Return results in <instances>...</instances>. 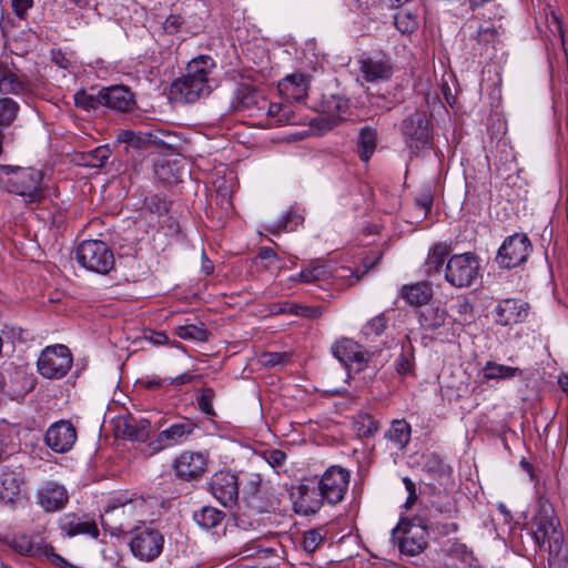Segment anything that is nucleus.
Returning <instances> with one entry per match:
<instances>
[{"mask_svg": "<svg viewBox=\"0 0 568 568\" xmlns=\"http://www.w3.org/2000/svg\"><path fill=\"white\" fill-rule=\"evenodd\" d=\"M215 62L210 55H200L187 63L186 73L171 85V93L186 103H194L211 92L210 74Z\"/></svg>", "mask_w": 568, "mask_h": 568, "instance_id": "nucleus-1", "label": "nucleus"}, {"mask_svg": "<svg viewBox=\"0 0 568 568\" xmlns=\"http://www.w3.org/2000/svg\"><path fill=\"white\" fill-rule=\"evenodd\" d=\"M0 171L7 176L4 183L10 193L20 195L29 204L40 203L43 200L41 171L12 165H0Z\"/></svg>", "mask_w": 568, "mask_h": 568, "instance_id": "nucleus-2", "label": "nucleus"}, {"mask_svg": "<svg viewBox=\"0 0 568 568\" xmlns=\"http://www.w3.org/2000/svg\"><path fill=\"white\" fill-rule=\"evenodd\" d=\"M429 520L419 515L410 519H400L392 530V540L398 545L399 551L406 556H417L427 546V528Z\"/></svg>", "mask_w": 568, "mask_h": 568, "instance_id": "nucleus-3", "label": "nucleus"}, {"mask_svg": "<svg viewBox=\"0 0 568 568\" xmlns=\"http://www.w3.org/2000/svg\"><path fill=\"white\" fill-rule=\"evenodd\" d=\"M532 538L537 547L557 556L564 544L560 521L552 509L541 508L532 518Z\"/></svg>", "mask_w": 568, "mask_h": 568, "instance_id": "nucleus-4", "label": "nucleus"}, {"mask_svg": "<svg viewBox=\"0 0 568 568\" xmlns=\"http://www.w3.org/2000/svg\"><path fill=\"white\" fill-rule=\"evenodd\" d=\"M74 258L85 270L99 274H108L115 263L112 250L100 240L83 241L75 248Z\"/></svg>", "mask_w": 568, "mask_h": 568, "instance_id": "nucleus-5", "label": "nucleus"}, {"mask_svg": "<svg viewBox=\"0 0 568 568\" xmlns=\"http://www.w3.org/2000/svg\"><path fill=\"white\" fill-rule=\"evenodd\" d=\"M480 263L473 252L452 255L445 267V280L456 288L469 287L478 278Z\"/></svg>", "mask_w": 568, "mask_h": 568, "instance_id": "nucleus-6", "label": "nucleus"}, {"mask_svg": "<svg viewBox=\"0 0 568 568\" xmlns=\"http://www.w3.org/2000/svg\"><path fill=\"white\" fill-rule=\"evenodd\" d=\"M131 534L129 546L136 559L152 562L160 557L164 548V536L159 529L142 526L134 528Z\"/></svg>", "mask_w": 568, "mask_h": 568, "instance_id": "nucleus-7", "label": "nucleus"}, {"mask_svg": "<svg viewBox=\"0 0 568 568\" xmlns=\"http://www.w3.org/2000/svg\"><path fill=\"white\" fill-rule=\"evenodd\" d=\"M73 358L70 349L61 344L45 347L38 358V372L49 379L64 377L72 367Z\"/></svg>", "mask_w": 568, "mask_h": 568, "instance_id": "nucleus-8", "label": "nucleus"}, {"mask_svg": "<svg viewBox=\"0 0 568 568\" xmlns=\"http://www.w3.org/2000/svg\"><path fill=\"white\" fill-rule=\"evenodd\" d=\"M532 252V244L525 233L507 236L497 251L495 262L501 268H514L526 263Z\"/></svg>", "mask_w": 568, "mask_h": 568, "instance_id": "nucleus-9", "label": "nucleus"}, {"mask_svg": "<svg viewBox=\"0 0 568 568\" xmlns=\"http://www.w3.org/2000/svg\"><path fill=\"white\" fill-rule=\"evenodd\" d=\"M399 130L410 154H416L432 140L428 119L422 111H415L407 115L402 121Z\"/></svg>", "mask_w": 568, "mask_h": 568, "instance_id": "nucleus-10", "label": "nucleus"}, {"mask_svg": "<svg viewBox=\"0 0 568 568\" xmlns=\"http://www.w3.org/2000/svg\"><path fill=\"white\" fill-rule=\"evenodd\" d=\"M332 355L348 371L362 372L366 368L371 354L359 343L342 337L331 347Z\"/></svg>", "mask_w": 568, "mask_h": 568, "instance_id": "nucleus-11", "label": "nucleus"}, {"mask_svg": "<svg viewBox=\"0 0 568 568\" xmlns=\"http://www.w3.org/2000/svg\"><path fill=\"white\" fill-rule=\"evenodd\" d=\"M351 475L341 466H331L317 483L320 494L329 505L341 503L348 488Z\"/></svg>", "mask_w": 568, "mask_h": 568, "instance_id": "nucleus-12", "label": "nucleus"}, {"mask_svg": "<svg viewBox=\"0 0 568 568\" xmlns=\"http://www.w3.org/2000/svg\"><path fill=\"white\" fill-rule=\"evenodd\" d=\"M530 313L529 303L515 297L500 300L494 308L495 323L500 326H513L527 321Z\"/></svg>", "mask_w": 568, "mask_h": 568, "instance_id": "nucleus-13", "label": "nucleus"}, {"mask_svg": "<svg viewBox=\"0 0 568 568\" xmlns=\"http://www.w3.org/2000/svg\"><path fill=\"white\" fill-rule=\"evenodd\" d=\"M210 493L224 507L236 504L239 498L237 476L230 470L213 474L209 483Z\"/></svg>", "mask_w": 568, "mask_h": 568, "instance_id": "nucleus-14", "label": "nucleus"}, {"mask_svg": "<svg viewBox=\"0 0 568 568\" xmlns=\"http://www.w3.org/2000/svg\"><path fill=\"white\" fill-rule=\"evenodd\" d=\"M37 505L45 513L62 510L69 503L67 488L53 480L43 483L36 491Z\"/></svg>", "mask_w": 568, "mask_h": 568, "instance_id": "nucleus-15", "label": "nucleus"}, {"mask_svg": "<svg viewBox=\"0 0 568 568\" xmlns=\"http://www.w3.org/2000/svg\"><path fill=\"white\" fill-rule=\"evenodd\" d=\"M77 440L75 427L69 420H59L50 425L45 432V444L58 454L69 452Z\"/></svg>", "mask_w": 568, "mask_h": 568, "instance_id": "nucleus-16", "label": "nucleus"}, {"mask_svg": "<svg viewBox=\"0 0 568 568\" xmlns=\"http://www.w3.org/2000/svg\"><path fill=\"white\" fill-rule=\"evenodd\" d=\"M193 430L194 425L190 422L172 424L166 429L160 432L156 438L151 440L142 452L146 456H152L166 447L181 443Z\"/></svg>", "mask_w": 568, "mask_h": 568, "instance_id": "nucleus-17", "label": "nucleus"}, {"mask_svg": "<svg viewBox=\"0 0 568 568\" xmlns=\"http://www.w3.org/2000/svg\"><path fill=\"white\" fill-rule=\"evenodd\" d=\"M267 100L264 94L254 85L248 83H240L232 100V108L236 112L247 111L251 114L264 111Z\"/></svg>", "mask_w": 568, "mask_h": 568, "instance_id": "nucleus-18", "label": "nucleus"}, {"mask_svg": "<svg viewBox=\"0 0 568 568\" xmlns=\"http://www.w3.org/2000/svg\"><path fill=\"white\" fill-rule=\"evenodd\" d=\"M176 476L183 480H197L207 470V459L202 453L184 452L174 462Z\"/></svg>", "mask_w": 568, "mask_h": 568, "instance_id": "nucleus-19", "label": "nucleus"}, {"mask_svg": "<svg viewBox=\"0 0 568 568\" xmlns=\"http://www.w3.org/2000/svg\"><path fill=\"white\" fill-rule=\"evenodd\" d=\"M100 99L104 106L119 112H129L135 105L134 94L124 85L102 88Z\"/></svg>", "mask_w": 568, "mask_h": 568, "instance_id": "nucleus-20", "label": "nucleus"}, {"mask_svg": "<svg viewBox=\"0 0 568 568\" xmlns=\"http://www.w3.org/2000/svg\"><path fill=\"white\" fill-rule=\"evenodd\" d=\"M359 72L366 82L387 81L394 73L389 60L375 57H363L358 60Z\"/></svg>", "mask_w": 568, "mask_h": 568, "instance_id": "nucleus-21", "label": "nucleus"}, {"mask_svg": "<svg viewBox=\"0 0 568 568\" xmlns=\"http://www.w3.org/2000/svg\"><path fill=\"white\" fill-rule=\"evenodd\" d=\"M297 494L294 500V510L298 515H314L322 508L325 501L317 486L302 484L297 487Z\"/></svg>", "mask_w": 568, "mask_h": 568, "instance_id": "nucleus-22", "label": "nucleus"}, {"mask_svg": "<svg viewBox=\"0 0 568 568\" xmlns=\"http://www.w3.org/2000/svg\"><path fill=\"white\" fill-rule=\"evenodd\" d=\"M151 424L145 418L126 415L116 423V433L122 438L144 443L150 435Z\"/></svg>", "mask_w": 568, "mask_h": 568, "instance_id": "nucleus-23", "label": "nucleus"}, {"mask_svg": "<svg viewBox=\"0 0 568 568\" xmlns=\"http://www.w3.org/2000/svg\"><path fill=\"white\" fill-rule=\"evenodd\" d=\"M146 500L142 496L121 494L115 496L112 501L106 506L104 516L121 513L122 515H130L140 518L144 515Z\"/></svg>", "mask_w": 568, "mask_h": 568, "instance_id": "nucleus-24", "label": "nucleus"}, {"mask_svg": "<svg viewBox=\"0 0 568 568\" xmlns=\"http://www.w3.org/2000/svg\"><path fill=\"white\" fill-rule=\"evenodd\" d=\"M59 528L68 537L77 535H89L93 538L99 536V529L94 520H83L73 513L64 514L59 518Z\"/></svg>", "mask_w": 568, "mask_h": 568, "instance_id": "nucleus-25", "label": "nucleus"}, {"mask_svg": "<svg viewBox=\"0 0 568 568\" xmlns=\"http://www.w3.org/2000/svg\"><path fill=\"white\" fill-rule=\"evenodd\" d=\"M24 487L22 473L4 469L0 473V499L13 504Z\"/></svg>", "mask_w": 568, "mask_h": 568, "instance_id": "nucleus-26", "label": "nucleus"}, {"mask_svg": "<svg viewBox=\"0 0 568 568\" xmlns=\"http://www.w3.org/2000/svg\"><path fill=\"white\" fill-rule=\"evenodd\" d=\"M0 92L23 95L29 92V83L24 77L17 74L7 64L0 62Z\"/></svg>", "mask_w": 568, "mask_h": 568, "instance_id": "nucleus-27", "label": "nucleus"}, {"mask_svg": "<svg viewBox=\"0 0 568 568\" xmlns=\"http://www.w3.org/2000/svg\"><path fill=\"white\" fill-rule=\"evenodd\" d=\"M449 251V245L443 242L436 243L430 247L424 263V272L428 277L438 275L443 271Z\"/></svg>", "mask_w": 568, "mask_h": 568, "instance_id": "nucleus-28", "label": "nucleus"}, {"mask_svg": "<svg viewBox=\"0 0 568 568\" xmlns=\"http://www.w3.org/2000/svg\"><path fill=\"white\" fill-rule=\"evenodd\" d=\"M192 519L200 528L212 530L223 524L225 513L212 506H202L193 511Z\"/></svg>", "mask_w": 568, "mask_h": 568, "instance_id": "nucleus-29", "label": "nucleus"}, {"mask_svg": "<svg viewBox=\"0 0 568 568\" xmlns=\"http://www.w3.org/2000/svg\"><path fill=\"white\" fill-rule=\"evenodd\" d=\"M308 85V78L302 73L287 75L281 84L282 91L296 102H301L307 97Z\"/></svg>", "mask_w": 568, "mask_h": 568, "instance_id": "nucleus-30", "label": "nucleus"}, {"mask_svg": "<svg viewBox=\"0 0 568 568\" xmlns=\"http://www.w3.org/2000/svg\"><path fill=\"white\" fill-rule=\"evenodd\" d=\"M412 428L405 419H394L385 437L395 446L396 449L403 450L410 440Z\"/></svg>", "mask_w": 568, "mask_h": 568, "instance_id": "nucleus-31", "label": "nucleus"}, {"mask_svg": "<svg viewBox=\"0 0 568 568\" xmlns=\"http://www.w3.org/2000/svg\"><path fill=\"white\" fill-rule=\"evenodd\" d=\"M377 145V131L371 126L361 129L357 140V153L363 162H368Z\"/></svg>", "mask_w": 568, "mask_h": 568, "instance_id": "nucleus-32", "label": "nucleus"}, {"mask_svg": "<svg viewBox=\"0 0 568 568\" xmlns=\"http://www.w3.org/2000/svg\"><path fill=\"white\" fill-rule=\"evenodd\" d=\"M447 320V312L439 306H426L419 314V324L426 331H436L442 327Z\"/></svg>", "mask_w": 568, "mask_h": 568, "instance_id": "nucleus-33", "label": "nucleus"}, {"mask_svg": "<svg viewBox=\"0 0 568 568\" xmlns=\"http://www.w3.org/2000/svg\"><path fill=\"white\" fill-rule=\"evenodd\" d=\"M400 295L409 305L422 306L428 303L432 290L425 283H416L404 285Z\"/></svg>", "mask_w": 568, "mask_h": 568, "instance_id": "nucleus-34", "label": "nucleus"}, {"mask_svg": "<svg viewBox=\"0 0 568 568\" xmlns=\"http://www.w3.org/2000/svg\"><path fill=\"white\" fill-rule=\"evenodd\" d=\"M9 546L19 555L32 558H41V551L44 544L33 542L29 536L19 535L12 538Z\"/></svg>", "mask_w": 568, "mask_h": 568, "instance_id": "nucleus-35", "label": "nucleus"}, {"mask_svg": "<svg viewBox=\"0 0 568 568\" xmlns=\"http://www.w3.org/2000/svg\"><path fill=\"white\" fill-rule=\"evenodd\" d=\"M523 371L519 367H511L496 362L488 361L483 367L484 378L489 379H510L521 375Z\"/></svg>", "mask_w": 568, "mask_h": 568, "instance_id": "nucleus-36", "label": "nucleus"}, {"mask_svg": "<svg viewBox=\"0 0 568 568\" xmlns=\"http://www.w3.org/2000/svg\"><path fill=\"white\" fill-rule=\"evenodd\" d=\"M352 429L359 438H369L378 429V422L367 413L357 414L352 424Z\"/></svg>", "mask_w": 568, "mask_h": 568, "instance_id": "nucleus-37", "label": "nucleus"}, {"mask_svg": "<svg viewBox=\"0 0 568 568\" xmlns=\"http://www.w3.org/2000/svg\"><path fill=\"white\" fill-rule=\"evenodd\" d=\"M328 275L329 271L327 266L318 262H313L303 268L297 275L293 276L292 280L302 283H314L328 277Z\"/></svg>", "mask_w": 568, "mask_h": 568, "instance_id": "nucleus-38", "label": "nucleus"}, {"mask_svg": "<svg viewBox=\"0 0 568 568\" xmlns=\"http://www.w3.org/2000/svg\"><path fill=\"white\" fill-rule=\"evenodd\" d=\"M174 331L178 337L186 341L206 342L210 335L203 323L181 325Z\"/></svg>", "mask_w": 568, "mask_h": 568, "instance_id": "nucleus-39", "label": "nucleus"}, {"mask_svg": "<svg viewBox=\"0 0 568 568\" xmlns=\"http://www.w3.org/2000/svg\"><path fill=\"white\" fill-rule=\"evenodd\" d=\"M452 311L454 314V324L458 327H463L471 322L474 306L467 298L457 300V302L452 305Z\"/></svg>", "mask_w": 568, "mask_h": 568, "instance_id": "nucleus-40", "label": "nucleus"}, {"mask_svg": "<svg viewBox=\"0 0 568 568\" xmlns=\"http://www.w3.org/2000/svg\"><path fill=\"white\" fill-rule=\"evenodd\" d=\"M302 216L294 211H287L270 226L268 231L273 234H278L282 231H294L302 223Z\"/></svg>", "mask_w": 568, "mask_h": 568, "instance_id": "nucleus-41", "label": "nucleus"}, {"mask_svg": "<svg viewBox=\"0 0 568 568\" xmlns=\"http://www.w3.org/2000/svg\"><path fill=\"white\" fill-rule=\"evenodd\" d=\"M432 508L436 514L448 519L455 518L458 513L456 503L448 495L436 496L432 500Z\"/></svg>", "mask_w": 568, "mask_h": 568, "instance_id": "nucleus-42", "label": "nucleus"}, {"mask_svg": "<svg viewBox=\"0 0 568 568\" xmlns=\"http://www.w3.org/2000/svg\"><path fill=\"white\" fill-rule=\"evenodd\" d=\"M74 105L84 111L97 110L100 105H103L102 99H100V91L97 95L88 93L84 89H81L75 92L74 97Z\"/></svg>", "mask_w": 568, "mask_h": 568, "instance_id": "nucleus-43", "label": "nucleus"}, {"mask_svg": "<svg viewBox=\"0 0 568 568\" xmlns=\"http://www.w3.org/2000/svg\"><path fill=\"white\" fill-rule=\"evenodd\" d=\"M19 104L10 99H0V125L9 126L17 118Z\"/></svg>", "mask_w": 568, "mask_h": 568, "instance_id": "nucleus-44", "label": "nucleus"}, {"mask_svg": "<svg viewBox=\"0 0 568 568\" xmlns=\"http://www.w3.org/2000/svg\"><path fill=\"white\" fill-rule=\"evenodd\" d=\"M388 326V320L384 313L369 320L362 328V334L366 337L381 336Z\"/></svg>", "mask_w": 568, "mask_h": 568, "instance_id": "nucleus-45", "label": "nucleus"}, {"mask_svg": "<svg viewBox=\"0 0 568 568\" xmlns=\"http://www.w3.org/2000/svg\"><path fill=\"white\" fill-rule=\"evenodd\" d=\"M425 469L435 475L449 476L452 468L444 459L436 453H432L426 457Z\"/></svg>", "mask_w": 568, "mask_h": 568, "instance_id": "nucleus-46", "label": "nucleus"}, {"mask_svg": "<svg viewBox=\"0 0 568 568\" xmlns=\"http://www.w3.org/2000/svg\"><path fill=\"white\" fill-rule=\"evenodd\" d=\"M111 155L109 145H100L85 154L87 165L103 168Z\"/></svg>", "mask_w": 568, "mask_h": 568, "instance_id": "nucleus-47", "label": "nucleus"}, {"mask_svg": "<svg viewBox=\"0 0 568 568\" xmlns=\"http://www.w3.org/2000/svg\"><path fill=\"white\" fill-rule=\"evenodd\" d=\"M215 397V392L211 387H204L201 389L200 396L196 398L197 406L202 413L207 416H215V410L213 407V400Z\"/></svg>", "mask_w": 568, "mask_h": 568, "instance_id": "nucleus-48", "label": "nucleus"}, {"mask_svg": "<svg viewBox=\"0 0 568 568\" xmlns=\"http://www.w3.org/2000/svg\"><path fill=\"white\" fill-rule=\"evenodd\" d=\"M394 24L396 29L403 33L408 34L415 31L417 22L413 14L409 12H398L394 16Z\"/></svg>", "mask_w": 568, "mask_h": 568, "instance_id": "nucleus-49", "label": "nucleus"}, {"mask_svg": "<svg viewBox=\"0 0 568 568\" xmlns=\"http://www.w3.org/2000/svg\"><path fill=\"white\" fill-rule=\"evenodd\" d=\"M115 141L119 143H126L135 149H140L145 144V139L141 132L132 130H122L118 133Z\"/></svg>", "mask_w": 568, "mask_h": 568, "instance_id": "nucleus-50", "label": "nucleus"}, {"mask_svg": "<svg viewBox=\"0 0 568 568\" xmlns=\"http://www.w3.org/2000/svg\"><path fill=\"white\" fill-rule=\"evenodd\" d=\"M324 536L321 529H311L304 532L303 549L310 554L314 552L323 542Z\"/></svg>", "mask_w": 568, "mask_h": 568, "instance_id": "nucleus-51", "label": "nucleus"}, {"mask_svg": "<svg viewBox=\"0 0 568 568\" xmlns=\"http://www.w3.org/2000/svg\"><path fill=\"white\" fill-rule=\"evenodd\" d=\"M500 29V26L479 28L476 34L477 42L483 43L484 45L494 44L503 33Z\"/></svg>", "mask_w": 568, "mask_h": 568, "instance_id": "nucleus-52", "label": "nucleus"}, {"mask_svg": "<svg viewBox=\"0 0 568 568\" xmlns=\"http://www.w3.org/2000/svg\"><path fill=\"white\" fill-rule=\"evenodd\" d=\"M146 207L151 213L162 216L169 211V203L166 199L160 194L152 195L146 200Z\"/></svg>", "mask_w": 568, "mask_h": 568, "instance_id": "nucleus-53", "label": "nucleus"}, {"mask_svg": "<svg viewBox=\"0 0 568 568\" xmlns=\"http://www.w3.org/2000/svg\"><path fill=\"white\" fill-rule=\"evenodd\" d=\"M416 205L420 207L424 212V216H427V214L430 212L434 203V193L432 189L424 187L419 194L415 197Z\"/></svg>", "mask_w": 568, "mask_h": 568, "instance_id": "nucleus-54", "label": "nucleus"}, {"mask_svg": "<svg viewBox=\"0 0 568 568\" xmlns=\"http://www.w3.org/2000/svg\"><path fill=\"white\" fill-rule=\"evenodd\" d=\"M185 22L184 18L178 13H171L166 19L162 22L163 31L168 34H175L180 31L181 27Z\"/></svg>", "mask_w": 568, "mask_h": 568, "instance_id": "nucleus-55", "label": "nucleus"}, {"mask_svg": "<svg viewBox=\"0 0 568 568\" xmlns=\"http://www.w3.org/2000/svg\"><path fill=\"white\" fill-rule=\"evenodd\" d=\"M395 369L399 375H408L413 371L412 353L402 352L395 361Z\"/></svg>", "mask_w": 568, "mask_h": 568, "instance_id": "nucleus-56", "label": "nucleus"}, {"mask_svg": "<svg viewBox=\"0 0 568 568\" xmlns=\"http://www.w3.org/2000/svg\"><path fill=\"white\" fill-rule=\"evenodd\" d=\"M33 0H11V8L14 14L21 20H26L28 18V11L33 7Z\"/></svg>", "mask_w": 568, "mask_h": 568, "instance_id": "nucleus-57", "label": "nucleus"}, {"mask_svg": "<svg viewBox=\"0 0 568 568\" xmlns=\"http://www.w3.org/2000/svg\"><path fill=\"white\" fill-rule=\"evenodd\" d=\"M42 557L48 558L51 562L59 567L70 566L69 562L62 556L54 551L53 546L49 544H44L41 551V558Z\"/></svg>", "mask_w": 568, "mask_h": 568, "instance_id": "nucleus-58", "label": "nucleus"}, {"mask_svg": "<svg viewBox=\"0 0 568 568\" xmlns=\"http://www.w3.org/2000/svg\"><path fill=\"white\" fill-rule=\"evenodd\" d=\"M402 480H403L405 489L407 490V494H408L407 499L404 504V507L406 509H410L416 504V501L418 499L416 485L409 477H404Z\"/></svg>", "mask_w": 568, "mask_h": 568, "instance_id": "nucleus-59", "label": "nucleus"}, {"mask_svg": "<svg viewBox=\"0 0 568 568\" xmlns=\"http://www.w3.org/2000/svg\"><path fill=\"white\" fill-rule=\"evenodd\" d=\"M273 314H291L296 315L297 304L287 301L273 303L270 306Z\"/></svg>", "mask_w": 568, "mask_h": 568, "instance_id": "nucleus-60", "label": "nucleus"}, {"mask_svg": "<svg viewBox=\"0 0 568 568\" xmlns=\"http://www.w3.org/2000/svg\"><path fill=\"white\" fill-rule=\"evenodd\" d=\"M264 456H265V460L272 467H280L286 460V454L280 449H272V450L265 452Z\"/></svg>", "mask_w": 568, "mask_h": 568, "instance_id": "nucleus-61", "label": "nucleus"}, {"mask_svg": "<svg viewBox=\"0 0 568 568\" xmlns=\"http://www.w3.org/2000/svg\"><path fill=\"white\" fill-rule=\"evenodd\" d=\"M379 260H381V254H378L376 256H372V257L371 256L364 257L361 266L355 272L356 277L359 278L361 276L366 274L371 268H373L378 263Z\"/></svg>", "mask_w": 568, "mask_h": 568, "instance_id": "nucleus-62", "label": "nucleus"}, {"mask_svg": "<svg viewBox=\"0 0 568 568\" xmlns=\"http://www.w3.org/2000/svg\"><path fill=\"white\" fill-rule=\"evenodd\" d=\"M322 315L321 307L314 306H305L297 304L296 316H302L305 318H316Z\"/></svg>", "mask_w": 568, "mask_h": 568, "instance_id": "nucleus-63", "label": "nucleus"}, {"mask_svg": "<svg viewBox=\"0 0 568 568\" xmlns=\"http://www.w3.org/2000/svg\"><path fill=\"white\" fill-rule=\"evenodd\" d=\"M51 61L62 69H68L71 64L70 59L60 49L51 50Z\"/></svg>", "mask_w": 568, "mask_h": 568, "instance_id": "nucleus-64", "label": "nucleus"}]
</instances>
